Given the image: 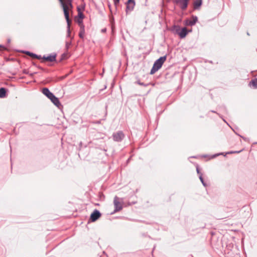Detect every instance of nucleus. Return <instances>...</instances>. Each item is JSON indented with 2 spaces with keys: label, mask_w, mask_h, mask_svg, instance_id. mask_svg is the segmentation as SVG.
<instances>
[{
  "label": "nucleus",
  "mask_w": 257,
  "mask_h": 257,
  "mask_svg": "<svg viewBox=\"0 0 257 257\" xmlns=\"http://www.w3.org/2000/svg\"><path fill=\"white\" fill-rule=\"evenodd\" d=\"M42 93L46 95L52 102L57 107H59L61 104L59 99L56 97L52 92L50 91L48 88H44L42 91Z\"/></svg>",
  "instance_id": "obj_1"
},
{
  "label": "nucleus",
  "mask_w": 257,
  "mask_h": 257,
  "mask_svg": "<svg viewBox=\"0 0 257 257\" xmlns=\"http://www.w3.org/2000/svg\"><path fill=\"white\" fill-rule=\"evenodd\" d=\"M166 58L167 56H164L157 59L154 63L153 66L151 70L150 74H153L160 69L166 61Z\"/></svg>",
  "instance_id": "obj_2"
},
{
  "label": "nucleus",
  "mask_w": 257,
  "mask_h": 257,
  "mask_svg": "<svg viewBox=\"0 0 257 257\" xmlns=\"http://www.w3.org/2000/svg\"><path fill=\"white\" fill-rule=\"evenodd\" d=\"M63 8L64 16L69 15V11L73 8L72 0H59Z\"/></svg>",
  "instance_id": "obj_3"
},
{
  "label": "nucleus",
  "mask_w": 257,
  "mask_h": 257,
  "mask_svg": "<svg viewBox=\"0 0 257 257\" xmlns=\"http://www.w3.org/2000/svg\"><path fill=\"white\" fill-rule=\"evenodd\" d=\"M173 3L182 10H186L189 4L190 0H173Z\"/></svg>",
  "instance_id": "obj_4"
},
{
  "label": "nucleus",
  "mask_w": 257,
  "mask_h": 257,
  "mask_svg": "<svg viewBox=\"0 0 257 257\" xmlns=\"http://www.w3.org/2000/svg\"><path fill=\"white\" fill-rule=\"evenodd\" d=\"M125 135L122 131H119L113 133L112 137L114 142H120L124 138Z\"/></svg>",
  "instance_id": "obj_5"
},
{
  "label": "nucleus",
  "mask_w": 257,
  "mask_h": 257,
  "mask_svg": "<svg viewBox=\"0 0 257 257\" xmlns=\"http://www.w3.org/2000/svg\"><path fill=\"white\" fill-rule=\"evenodd\" d=\"M113 204L114 206V213L119 211L122 209V203L119 201V198L118 197H114Z\"/></svg>",
  "instance_id": "obj_6"
},
{
  "label": "nucleus",
  "mask_w": 257,
  "mask_h": 257,
  "mask_svg": "<svg viewBox=\"0 0 257 257\" xmlns=\"http://www.w3.org/2000/svg\"><path fill=\"white\" fill-rule=\"evenodd\" d=\"M126 10L125 12L126 14L131 12L134 9L136 5L135 0H127L126 3Z\"/></svg>",
  "instance_id": "obj_7"
},
{
  "label": "nucleus",
  "mask_w": 257,
  "mask_h": 257,
  "mask_svg": "<svg viewBox=\"0 0 257 257\" xmlns=\"http://www.w3.org/2000/svg\"><path fill=\"white\" fill-rule=\"evenodd\" d=\"M100 212L98 210L95 209L91 214L90 219L93 222L95 221L100 217Z\"/></svg>",
  "instance_id": "obj_8"
},
{
  "label": "nucleus",
  "mask_w": 257,
  "mask_h": 257,
  "mask_svg": "<svg viewBox=\"0 0 257 257\" xmlns=\"http://www.w3.org/2000/svg\"><path fill=\"white\" fill-rule=\"evenodd\" d=\"M188 33L187 29L184 27L181 30L179 28L176 30V33H177L181 38H184L186 37Z\"/></svg>",
  "instance_id": "obj_9"
},
{
  "label": "nucleus",
  "mask_w": 257,
  "mask_h": 257,
  "mask_svg": "<svg viewBox=\"0 0 257 257\" xmlns=\"http://www.w3.org/2000/svg\"><path fill=\"white\" fill-rule=\"evenodd\" d=\"M65 18L66 20V21H67V37H70V33H71V31H70V24H71V21L69 19V15H68L67 16H65Z\"/></svg>",
  "instance_id": "obj_10"
},
{
  "label": "nucleus",
  "mask_w": 257,
  "mask_h": 257,
  "mask_svg": "<svg viewBox=\"0 0 257 257\" xmlns=\"http://www.w3.org/2000/svg\"><path fill=\"white\" fill-rule=\"evenodd\" d=\"M43 59L44 60L49 61V62H53L56 60V55H50L47 57L44 56Z\"/></svg>",
  "instance_id": "obj_11"
},
{
  "label": "nucleus",
  "mask_w": 257,
  "mask_h": 257,
  "mask_svg": "<svg viewBox=\"0 0 257 257\" xmlns=\"http://www.w3.org/2000/svg\"><path fill=\"white\" fill-rule=\"evenodd\" d=\"M84 34H85V27H84V26H82L81 27V28H80L79 36L80 38L83 39L84 38Z\"/></svg>",
  "instance_id": "obj_12"
},
{
  "label": "nucleus",
  "mask_w": 257,
  "mask_h": 257,
  "mask_svg": "<svg viewBox=\"0 0 257 257\" xmlns=\"http://www.w3.org/2000/svg\"><path fill=\"white\" fill-rule=\"evenodd\" d=\"M197 17L196 16H192V20L189 22L188 24L190 26L194 25L197 21Z\"/></svg>",
  "instance_id": "obj_13"
},
{
  "label": "nucleus",
  "mask_w": 257,
  "mask_h": 257,
  "mask_svg": "<svg viewBox=\"0 0 257 257\" xmlns=\"http://www.w3.org/2000/svg\"><path fill=\"white\" fill-rule=\"evenodd\" d=\"M6 96V89L5 88L2 87L0 88V98H3Z\"/></svg>",
  "instance_id": "obj_14"
},
{
  "label": "nucleus",
  "mask_w": 257,
  "mask_h": 257,
  "mask_svg": "<svg viewBox=\"0 0 257 257\" xmlns=\"http://www.w3.org/2000/svg\"><path fill=\"white\" fill-rule=\"evenodd\" d=\"M202 5V0H196L194 3V9H197Z\"/></svg>",
  "instance_id": "obj_15"
},
{
  "label": "nucleus",
  "mask_w": 257,
  "mask_h": 257,
  "mask_svg": "<svg viewBox=\"0 0 257 257\" xmlns=\"http://www.w3.org/2000/svg\"><path fill=\"white\" fill-rule=\"evenodd\" d=\"M250 83L254 88H257V79L252 80Z\"/></svg>",
  "instance_id": "obj_16"
},
{
  "label": "nucleus",
  "mask_w": 257,
  "mask_h": 257,
  "mask_svg": "<svg viewBox=\"0 0 257 257\" xmlns=\"http://www.w3.org/2000/svg\"><path fill=\"white\" fill-rule=\"evenodd\" d=\"M78 17L80 18V19H83V18H84V15H83V14H82V13H81V12L80 11V9H79V8H78Z\"/></svg>",
  "instance_id": "obj_17"
},
{
  "label": "nucleus",
  "mask_w": 257,
  "mask_h": 257,
  "mask_svg": "<svg viewBox=\"0 0 257 257\" xmlns=\"http://www.w3.org/2000/svg\"><path fill=\"white\" fill-rule=\"evenodd\" d=\"M199 179L201 181V183H202L203 185L204 186H206V184L204 182V181L203 180V178L202 177V176L201 174H200V175L199 176Z\"/></svg>",
  "instance_id": "obj_18"
},
{
  "label": "nucleus",
  "mask_w": 257,
  "mask_h": 257,
  "mask_svg": "<svg viewBox=\"0 0 257 257\" xmlns=\"http://www.w3.org/2000/svg\"><path fill=\"white\" fill-rule=\"evenodd\" d=\"M27 54H28L30 56H31L33 58H38V56L37 55L31 53L30 52H27Z\"/></svg>",
  "instance_id": "obj_19"
},
{
  "label": "nucleus",
  "mask_w": 257,
  "mask_h": 257,
  "mask_svg": "<svg viewBox=\"0 0 257 257\" xmlns=\"http://www.w3.org/2000/svg\"><path fill=\"white\" fill-rule=\"evenodd\" d=\"M77 23L80 27V28H81L82 26H84L83 24V21L82 19H79L77 20Z\"/></svg>",
  "instance_id": "obj_20"
},
{
  "label": "nucleus",
  "mask_w": 257,
  "mask_h": 257,
  "mask_svg": "<svg viewBox=\"0 0 257 257\" xmlns=\"http://www.w3.org/2000/svg\"><path fill=\"white\" fill-rule=\"evenodd\" d=\"M120 0H113L114 5L115 7H117V6L119 4Z\"/></svg>",
  "instance_id": "obj_21"
},
{
  "label": "nucleus",
  "mask_w": 257,
  "mask_h": 257,
  "mask_svg": "<svg viewBox=\"0 0 257 257\" xmlns=\"http://www.w3.org/2000/svg\"><path fill=\"white\" fill-rule=\"evenodd\" d=\"M71 43L70 42H66V48L67 49H68L69 47V46L71 45Z\"/></svg>",
  "instance_id": "obj_22"
},
{
  "label": "nucleus",
  "mask_w": 257,
  "mask_h": 257,
  "mask_svg": "<svg viewBox=\"0 0 257 257\" xmlns=\"http://www.w3.org/2000/svg\"><path fill=\"white\" fill-rule=\"evenodd\" d=\"M0 48H3L4 50H6V47L5 46H4L3 45H0Z\"/></svg>",
  "instance_id": "obj_23"
},
{
  "label": "nucleus",
  "mask_w": 257,
  "mask_h": 257,
  "mask_svg": "<svg viewBox=\"0 0 257 257\" xmlns=\"http://www.w3.org/2000/svg\"><path fill=\"white\" fill-rule=\"evenodd\" d=\"M138 84L141 85L145 86V85H144V84L143 83H142V82H138Z\"/></svg>",
  "instance_id": "obj_24"
},
{
  "label": "nucleus",
  "mask_w": 257,
  "mask_h": 257,
  "mask_svg": "<svg viewBox=\"0 0 257 257\" xmlns=\"http://www.w3.org/2000/svg\"><path fill=\"white\" fill-rule=\"evenodd\" d=\"M197 173H198V174H200V171H199V170L198 168H197Z\"/></svg>",
  "instance_id": "obj_25"
},
{
  "label": "nucleus",
  "mask_w": 257,
  "mask_h": 257,
  "mask_svg": "<svg viewBox=\"0 0 257 257\" xmlns=\"http://www.w3.org/2000/svg\"><path fill=\"white\" fill-rule=\"evenodd\" d=\"M101 31L102 32H105L106 31V29H102Z\"/></svg>",
  "instance_id": "obj_26"
},
{
  "label": "nucleus",
  "mask_w": 257,
  "mask_h": 257,
  "mask_svg": "<svg viewBox=\"0 0 257 257\" xmlns=\"http://www.w3.org/2000/svg\"><path fill=\"white\" fill-rule=\"evenodd\" d=\"M37 58L40 59L41 58V56H38V58Z\"/></svg>",
  "instance_id": "obj_27"
}]
</instances>
